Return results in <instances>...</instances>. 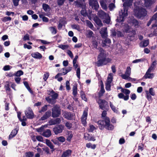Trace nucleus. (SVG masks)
Returning <instances> with one entry per match:
<instances>
[{
	"instance_id": "f257e3e1",
	"label": "nucleus",
	"mask_w": 157,
	"mask_h": 157,
	"mask_svg": "<svg viewBox=\"0 0 157 157\" xmlns=\"http://www.w3.org/2000/svg\"><path fill=\"white\" fill-rule=\"evenodd\" d=\"M99 51L100 53L98 55V61L96 63L98 67L106 65L108 63L111 62L112 59L109 58H107L106 55L103 48H100Z\"/></svg>"
},
{
	"instance_id": "f03ea898",
	"label": "nucleus",
	"mask_w": 157,
	"mask_h": 157,
	"mask_svg": "<svg viewBox=\"0 0 157 157\" xmlns=\"http://www.w3.org/2000/svg\"><path fill=\"white\" fill-rule=\"evenodd\" d=\"M134 15L137 18H141L146 16V10L141 6H136L134 10Z\"/></svg>"
},
{
	"instance_id": "7ed1b4c3",
	"label": "nucleus",
	"mask_w": 157,
	"mask_h": 157,
	"mask_svg": "<svg viewBox=\"0 0 157 157\" xmlns=\"http://www.w3.org/2000/svg\"><path fill=\"white\" fill-rule=\"evenodd\" d=\"M126 35V39L125 40V43L127 45H129L131 41L135 39V35L136 34L135 30L132 29L131 31Z\"/></svg>"
},
{
	"instance_id": "20e7f679",
	"label": "nucleus",
	"mask_w": 157,
	"mask_h": 157,
	"mask_svg": "<svg viewBox=\"0 0 157 157\" xmlns=\"http://www.w3.org/2000/svg\"><path fill=\"white\" fill-rule=\"evenodd\" d=\"M51 94L52 95L51 96L46 97L45 99L48 103L53 104L55 103V100L57 98L58 94L52 90L50 91L49 95Z\"/></svg>"
},
{
	"instance_id": "39448f33",
	"label": "nucleus",
	"mask_w": 157,
	"mask_h": 157,
	"mask_svg": "<svg viewBox=\"0 0 157 157\" xmlns=\"http://www.w3.org/2000/svg\"><path fill=\"white\" fill-rule=\"evenodd\" d=\"M52 116L53 118L58 117L61 113V109L58 105H55L52 109Z\"/></svg>"
},
{
	"instance_id": "423d86ee",
	"label": "nucleus",
	"mask_w": 157,
	"mask_h": 157,
	"mask_svg": "<svg viewBox=\"0 0 157 157\" xmlns=\"http://www.w3.org/2000/svg\"><path fill=\"white\" fill-rule=\"evenodd\" d=\"M99 105V108L102 110H108L109 107L108 102L105 100L99 99L97 102Z\"/></svg>"
},
{
	"instance_id": "0eeeda50",
	"label": "nucleus",
	"mask_w": 157,
	"mask_h": 157,
	"mask_svg": "<svg viewBox=\"0 0 157 157\" xmlns=\"http://www.w3.org/2000/svg\"><path fill=\"white\" fill-rule=\"evenodd\" d=\"M119 14V16L117 17V21L119 22H123L124 17L128 16V11L124 9L121 10V12H120Z\"/></svg>"
},
{
	"instance_id": "6e6552de",
	"label": "nucleus",
	"mask_w": 157,
	"mask_h": 157,
	"mask_svg": "<svg viewBox=\"0 0 157 157\" xmlns=\"http://www.w3.org/2000/svg\"><path fill=\"white\" fill-rule=\"evenodd\" d=\"M64 126L63 124L56 125L53 128V131L55 135H58L62 132Z\"/></svg>"
},
{
	"instance_id": "1a4fd4ad",
	"label": "nucleus",
	"mask_w": 157,
	"mask_h": 157,
	"mask_svg": "<svg viewBox=\"0 0 157 157\" xmlns=\"http://www.w3.org/2000/svg\"><path fill=\"white\" fill-rule=\"evenodd\" d=\"M89 3L91 8L96 11H98L99 6L97 0H89Z\"/></svg>"
},
{
	"instance_id": "9d476101",
	"label": "nucleus",
	"mask_w": 157,
	"mask_h": 157,
	"mask_svg": "<svg viewBox=\"0 0 157 157\" xmlns=\"http://www.w3.org/2000/svg\"><path fill=\"white\" fill-rule=\"evenodd\" d=\"M108 117H106L104 118V120H99L97 122L99 128L101 130H103L105 128L106 122H107L108 118Z\"/></svg>"
},
{
	"instance_id": "9b49d317",
	"label": "nucleus",
	"mask_w": 157,
	"mask_h": 157,
	"mask_svg": "<svg viewBox=\"0 0 157 157\" xmlns=\"http://www.w3.org/2000/svg\"><path fill=\"white\" fill-rule=\"evenodd\" d=\"M25 114L27 118L29 119H32L34 118V114L32 109L30 107H28L25 111Z\"/></svg>"
},
{
	"instance_id": "f8f14e48",
	"label": "nucleus",
	"mask_w": 157,
	"mask_h": 157,
	"mask_svg": "<svg viewBox=\"0 0 157 157\" xmlns=\"http://www.w3.org/2000/svg\"><path fill=\"white\" fill-rule=\"evenodd\" d=\"M133 1V0H125L123 4L124 9L128 11V7L132 5Z\"/></svg>"
},
{
	"instance_id": "ddd939ff",
	"label": "nucleus",
	"mask_w": 157,
	"mask_h": 157,
	"mask_svg": "<svg viewBox=\"0 0 157 157\" xmlns=\"http://www.w3.org/2000/svg\"><path fill=\"white\" fill-rule=\"evenodd\" d=\"M19 127L17 126L15 128L12 130L9 136L8 139L9 140H11L17 134L19 130Z\"/></svg>"
},
{
	"instance_id": "4468645a",
	"label": "nucleus",
	"mask_w": 157,
	"mask_h": 157,
	"mask_svg": "<svg viewBox=\"0 0 157 157\" xmlns=\"http://www.w3.org/2000/svg\"><path fill=\"white\" fill-rule=\"evenodd\" d=\"M105 128L110 131H112L114 128V125L110 123V120L109 118H108L107 122H106Z\"/></svg>"
},
{
	"instance_id": "2eb2a0df",
	"label": "nucleus",
	"mask_w": 157,
	"mask_h": 157,
	"mask_svg": "<svg viewBox=\"0 0 157 157\" xmlns=\"http://www.w3.org/2000/svg\"><path fill=\"white\" fill-rule=\"evenodd\" d=\"M51 110H48L46 112L43 116L41 117L40 120L42 121L46 120L51 116Z\"/></svg>"
},
{
	"instance_id": "dca6fc26",
	"label": "nucleus",
	"mask_w": 157,
	"mask_h": 157,
	"mask_svg": "<svg viewBox=\"0 0 157 157\" xmlns=\"http://www.w3.org/2000/svg\"><path fill=\"white\" fill-rule=\"evenodd\" d=\"M64 117L68 120H72L74 117L73 114L70 112H66L64 114Z\"/></svg>"
},
{
	"instance_id": "f3484780",
	"label": "nucleus",
	"mask_w": 157,
	"mask_h": 157,
	"mask_svg": "<svg viewBox=\"0 0 157 157\" xmlns=\"http://www.w3.org/2000/svg\"><path fill=\"white\" fill-rule=\"evenodd\" d=\"M41 135L46 137H49L52 135L51 131L49 129H47L44 130Z\"/></svg>"
},
{
	"instance_id": "a211bd4d",
	"label": "nucleus",
	"mask_w": 157,
	"mask_h": 157,
	"mask_svg": "<svg viewBox=\"0 0 157 157\" xmlns=\"http://www.w3.org/2000/svg\"><path fill=\"white\" fill-rule=\"evenodd\" d=\"M31 55L32 57L37 59H41L42 57L41 54L38 52L32 53Z\"/></svg>"
},
{
	"instance_id": "6ab92c4d",
	"label": "nucleus",
	"mask_w": 157,
	"mask_h": 157,
	"mask_svg": "<svg viewBox=\"0 0 157 157\" xmlns=\"http://www.w3.org/2000/svg\"><path fill=\"white\" fill-rule=\"evenodd\" d=\"M98 15L99 17L101 19H105L108 15L104 11L101 10L98 12Z\"/></svg>"
},
{
	"instance_id": "aec40b11",
	"label": "nucleus",
	"mask_w": 157,
	"mask_h": 157,
	"mask_svg": "<svg viewBox=\"0 0 157 157\" xmlns=\"http://www.w3.org/2000/svg\"><path fill=\"white\" fill-rule=\"evenodd\" d=\"M46 143L47 145L52 149V152L54 151L55 149H54V146L49 140L48 139H46Z\"/></svg>"
},
{
	"instance_id": "412c9836",
	"label": "nucleus",
	"mask_w": 157,
	"mask_h": 157,
	"mask_svg": "<svg viewBox=\"0 0 157 157\" xmlns=\"http://www.w3.org/2000/svg\"><path fill=\"white\" fill-rule=\"evenodd\" d=\"M155 2V0H144V5L146 7H149Z\"/></svg>"
},
{
	"instance_id": "4be33fe9",
	"label": "nucleus",
	"mask_w": 157,
	"mask_h": 157,
	"mask_svg": "<svg viewBox=\"0 0 157 157\" xmlns=\"http://www.w3.org/2000/svg\"><path fill=\"white\" fill-rule=\"evenodd\" d=\"M72 151L71 150H67L66 151H64L61 156L60 157H69L71 155Z\"/></svg>"
},
{
	"instance_id": "5701e85b",
	"label": "nucleus",
	"mask_w": 157,
	"mask_h": 157,
	"mask_svg": "<svg viewBox=\"0 0 157 157\" xmlns=\"http://www.w3.org/2000/svg\"><path fill=\"white\" fill-rule=\"evenodd\" d=\"M94 21L97 25L99 26H102L103 25L101 21L97 16L94 17Z\"/></svg>"
},
{
	"instance_id": "b1692460",
	"label": "nucleus",
	"mask_w": 157,
	"mask_h": 157,
	"mask_svg": "<svg viewBox=\"0 0 157 157\" xmlns=\"http://www.w3.org/2000/svg\"><path fill=\"white\" fill-rule=\"evenodd\" d=\"M80 97L82 100H83L86 102L88 101V99L86 97V95L85 94V92L82 90H81L80 92Z\"/></svg>"
},
{
	"instance_id": "393cba45",
	"label": "nucleus",
	"mask_w": 157,
	"mask_h": 157,
	"mask_svg": "<svg viewBox=\"0 0 157 157\" xmlns=\"http://www.w3.org/2000/svg\"><path fill=\"white\" fill-rule=\"evenodd\" d=\"M77 84H74L72 87V94L74 97H75L77 94Z\"/></svg>"
},
{
	"instance_id": "a878e982",
	"label": "nucleus",
	"mask_w": 157,
	"mask_h": 157,
	"mask_svg": "<svg viewBox=\"0 0 157 157\" xmlns=\"http://www.w3.org/2000/svg\"><path fill=\"white\" fill-rule=\"evenodd\" d=\"M106 30L107 29L105 28L103 30H101V31L100 32V33L101 34V37L103 39L106 38L107 36Z\"/></svg>"
},
{
	"instance_id": "bb28decb",
	"label": "nucleus",
	"mask_w": 157,
	"mask_h": 157,
	"mask_svg": "<svg viewBox=\"0 0 157 157\" xmlns=\"http://www.w3.org/2000/svg\"><path fill=\"white\" fill-rule=\"evenodd\" d=\"M118 97L121 99H123L124 101H127L128 99V96H124L122 93H120L118 94Z\"/></svg>"
},
{
	"instance_id": "cd10ccee",
	"label": "nucleus",
	"mask_w": 157,
	"mask_h": 157,
	"mask_svg": "<svg viewBox=\"0 0 157 157\" xmlns=\"http://www.w3.org/2000/svg\"><path fill=\"white\" fill-rule=\"evenodd\" d=\"M23 83L25 86V87L26 88V89L28 90L29 91V92L33 94V90H32L31 88H30L29 86V84L27 81H24L23 82Z\"/></svg>"
},
{
	"instance_id": "c85d7f7f",
	"label": "nucleus",
	"mask_w": 157,
	"mask_h": 157,
	"mask_svg": "<svg viewBox=\"0 0 157 157\" xmlns=\"http://www.w3.org/2000/svg\"><path fill=\"white\" fill-rule=\"evenodd\" d=\"M154 77V74L153 73H150L146 72L145 74L143 77V78L145 79L152 78Z\"/></svg>"
},
{
	"instance_id": "c756f323",
	"label": "nucleus",
	"mask_w": 157,
	"mask_h": 157,
	"mask_svg": "<svg viewBox=\"0 0 157 157\" xmlns=\"http://www.w3.org/2000/svg\"><path fill=\"white\" fill-rule=\"evenodd\" d=\"M124 29L125 32L126 33H129L132 30L130 26L128 24L124 25Z\"/></svg>"
},
{
	"instance_id": "7c9ffc66",
	"label": "nucleus",
	"mask_w": 157,
	"mask_h": 157,
	"mask_svg": "<svg viewBox=\"0 0 157 157\" xmlns=\"http://www.w3.org/2000/svg\"><path fill=\"white\" fill-rule=\"evenodd\" d=\"M34 153L33 151H29L25 153L23 157H33Z\"/></svg>"
},
{
	"instance_id": "2f4dec72",
	"label": "nucleus",
	"mask_w": 157,
	"mask_h": 157,
	"mask_svg": "<svg viewBox=\"0 0 157 157\" xmlns=\"http://www.w3.org/2000/svg\"><path fill=\"white\" fill-rule=\"evenodd\" d=\"M72 69V67H67V69H66V68L65 67H64L62 68L61 69L62 70H65V72H63V74L65 75L68 72L70 71Z\"/></svg>"
},
{
	"instance_id": "473e14b6",
	"label": "nucleus",
	"mask_w": 157,
	"mask_h": 157,
	"mask_svg": "<svg viewBox=\"0 0 157 157\" xmlns=\"http://www.w3.org/2000/svg\"><path fill=\"white\" fill-rule=\"evenodd\" d=\"M109 105L110 108L114 112L117 113L118 112V110L117 109H116V107L113 105L111 102H110Z\"/></svg>"
},
{
	"instance_id": "72a5a7b5",
	"label": "nucleus",
	"mask_w": 157,
	"mask_h": 157,
	"mask_svg": "<svg viewBox=\"0 0 157 157\" xmlns=\"http://www.w3.org/2000/svg\"><path fill=\"white\" fill-rule=\"evenodd\" d=\"M113 79V76L111 73L109 74L107 77V83H111Z\"/></svg>"
},
{
	"instance_id": "f704fd0d",
	"label": "nucleus",
	"mask_w": 157,
	"mask_h": 157,
	"mask_svg": "<svg viewBox=\"0 0 157 157\" xmlns=\"http://www.w3.org/2000/svg\"><path fill=\"white\" fill-rule=\"evenodd\" d=\"M145 92L146 94V97L147 99V100L149 101H152V98L151 96V95L148 93V91L147 90H146L145 91Z\"/></svg>"
},
{
	"instance_id": "c9c22d12",
	"label": "nucleus",
	"mask_w": 157,
	"mask_h": 157,
	"mask_svg": "<svg viewBox=\"0 0 157 157\" xmlns=\"http://www.w3.org/2000/svg\"><path fill=\"white\" fill-rule=\"evenodd\" d=\"M42 7L44 10L45 12L47 11L48 10H49L50 9L49 6L45 3H43L42 4Z\"/></svg>"
},
{
	"instance_id": "e433bc0d",
	"label": "nucleus",
	"mask_w": 157,
	"mask_h": 157,
	"mask_svg": "<svg viewBox=\"0 0 157 157\" xmlns=\"http://www.w3.org/2000/svg\"><path fill=\"white\" fill-rule=\"evenodd\" d=\"M48 105H44L43 107L41 108V109L39 110V112L40 113H43L44 112L47 110Z\"/></svg>"
},
{
	"instance_id": "4c0bfd02",
	"label": "nucleus",
	"mask_w": 157,
	"mask_h": 157,
	"mask_svg": "<svg viewBox=\"0 0 157 157\" xmlns=\"http://www.w3.org/2000/svg\"><path fill=\"white\" fill-rule=\"evenodd\" d=\"M131 23L136 27L138 25L139 22L138 21L135 19L133 18L131 20Z\"/></svg>"
},
{
	"instance_id": "58836bf2",
	"label": "nucleus",
	"mask_w": 157,
	"mask_h": 157,
	"mask_svg": "<svg viewBox=\"0 0 157 157\" xmlns=\"http://www.w3.org/2000/svg\"><path fill=\"white\" fill-rule=\"evenodd\" d=\"M100 3L101 6L102 7V8L104 10H106L107 8V7L106 2H104L103 1H100Z\"/></svg>"
},
{
	"instance_id": "ea45409f",
	"label": "nucleus",
	"mask_w": 157,
	"mask_h": 157,
	"mask_svg": "<svg viewBox=\"0 0 157 157\" xmlns=\"http://www.w3.org/2000/svg\"><path fill=\"white\" fill-rule=\"evenodd\" d=\"M81 14L84 17L88 16L87 13L85 8H82L81 11Z\"/></svg>"
},
{
	"instance_id": "a19ab883",
	"label": "nucleus",
	"mask_w": 157,
	"mask_h": 157,
	"mask_svg": "<svg viewBox=\"0 0 157 157\" xmlns=\"http://www.w3.org/2000/svg\"><path fill=\"white\" fill-rule=\"evenodd\" d=\"M86 146L88 148H91L92 149H95L96 147V145L95 144L92 145V144L90 143H87L86 144Z\"/></svg>"
},
{
	"instance_id": "79ce46f5",
	"label": "nucleus",
	"mask_w": 157,
	"mask_h": 157,
	"mask_svg": "<svg viewBox=\"0 0 157 157\" xmlns=\"http://www.w3.org/2000/svg\"><path fill=\"white\" fill-rule=\"evenodd\" d=\"M93 48H97L98 45V43L95 40H93L92 42Z\"/></svg>"
},
{
	"instance_id": "37998d69",
	"label": "nucleus",
	"mask_w": 157,
	"mask_h": 157,
	"mask_svg": "<svg viewBox=\"0 0 157 157\" xmlns=\"http://www.w3.org/2000/svg\"><path fill=\"white\" fill-rule=\"evenodd\" d=\"M105 90L104 88H101V90L98 93V96L99 97H101L103 96L105 93Z\"/></svg>"
},
{
	"instance_id": "c03bdc74",
	"label": "nucleus",
	"mask_w": 157,
	"mask_h": 157,
	"mask_svg": "<svg viewBox=\"0 0 157 157\" xmlns=\"http://www.w3.org/2000/svg\"><path fill=\"white\" fill-rule=\"evenodd\" d=\"M105 39L103 43V47L106 46V44H110L111 43V40L107 37L105 38Z\"/></svg>"
},
{
	"instance_id": "a18cd8bd",
	"label": "nucleus",
	"mask_w": 157,
	"mask_h": 157,
	"mask_svg": "<svg viewBox=\"0 0 157 157\" xmlns=\"http://www.w3.org/2000/svg\"><path fill=\"white\" fill-rule=\"evenodd\" d=\"M11 20V18L10 17H5L2 19L3 22H5L8 21H10Z\"/></svg>"
},
{
	"instance_id": "49530a36",
	"label": "nucleus",
	"mask_w": 157,
	"mask_h": 157,
	"mask_svg": "<svg viewBox=\"0 0 157 157\" xmlns=\"http://www.w3.org/2000/svg\"><path fill=\"white\" fill-rule=\"evenodd\" d=\"M24 74L23 72L21 70H19L17 71L15 74V75L16 76H20Z\"/></svg>"
},
{
	"instance_id": "de8ad7c7",
	"label": "nucleus",
	"mask_w": 157,
	"mask_h": 157,
	"mask_svg": "<svg viewBox=\"0 0 157 157\" xmlns=\"http://www.w3.org/2000/svg\"><path fill=\"white\" fill-rule=\"evenodd\" d=\"M65 126L67 127L68 129H70L72 126L73 124L69 122H67L65 123Z\"/></svg>"
},
{
	"instance_id": "09e8293b",
	"label": "nucleus",
	"mask_w": 157,
	"mask_h": 157,
	"mask_svg": "<svg viewBox=\"0 0 157 157\" xmlns=\"http://www.w3.org/2000/svg\"><path fill=\"white\" fill-rule=\"evenodd\" d=\"M131 73V68L129 66L127 67L126 71L125 72V74L129 76Z\"/></svg>"
},
{
	"instance_id": "8fccbe9b",
	"label": "nucleus",
	"mask_w": 157,
	"mask_h": 157,
	"mask_svg": "<svg viewBox=\"0 0 157 157\" xmlns=\"http://www.w3.org/2000/svg\"><path fill=\"white\" fill-rule=\"evenodd\" d=\"M49 29L52 34H55L56 33L57 31L55 27H51L49 28Z\"/></svg>"
},
{
	"instance_id": "3c124183",
	"label": "nucleus",
	"mask_w": 157,
	"mask_h": 157,
	"mask_svg": "<svg viewBox=\"0 0 157 157\" xmlns=\"http://www.w3.org/2000/svg\"><path fill=\"white\" fill-rule=\"evenodd\" d=\"M44 126L43 125H42L40 127L37 128L36 129V131L37 132L40 133L44 131Z\"/></svg>"
},
{
	"instance_id": "603ef678",
	"label": "nucleus",
	"mask_w": 157,
	"mask_h": 157,
	"mask_svg": "<svg viewBox=\"0 0 157 157\" xmlns=\"http://www.w3.org/2000/svg\"><path fill=\"white\" fill-rule=\"evenodd\" d=\"M64 21H60L57 26V28L59 30H61L63 26V23Z\"/></svg>"
},
{
	"instance_id": "864d4df0",
	"label": "nucleus",
	"mask_w": 157,
	"mask_h": 157,
	"mask_svg": "<svg viewBox=\"0 0 157 157\" xmlns=\"http://www.w3.org/2000/svg\"><path fill=\"white\" fill-rule=\"evenodd\" d=\"M57 139L58 140V141L59 142L63 143L65 142V139L64 137L63 136H60L57 138Z\"/></svg>"
},
{
	"instance_id": "5fc2aeb1",
	"label": "nucleus",
	"mask_w": 157,
	"mask_h": 157,
	"mask_svg": "<svg viewBox=\"0 0 157 157\" xmlns=\"http://www.w3.org/2000/svg\"><path fill=\"white\" fill-rule=\"evenodd\" d=\"M42 149L47 154H50V150L49 148L47 147H44Z\"/></svg>"
},
{
	"instance_id": "6e6d98bb",
	"label": "nucleus",
	"mask_w": 157,
	"mask_h": 157,
	"mask_svg": "<svg viewBox=\"0 0 157 157\" xmlns=\"http://www.w3.org/2000/svg\"><path fill=\"white\" fill-rule=\"evenodd\" d=\"M143 44L142 47H146L149 44V41L148 40H145L143 41Z\"/></svg>"
},
{
	"instance_id": "4d7b16f0",
	"label": "nucleus",
	"mask_w": 157,
	"mask_h": 157,
	"mask_svg": "<svg viewBox=\"0 0 157 157\" xmlns=\"http://www.w3.org/2000/svg\"><path fill=\"white\" fill-rule=\"evenodd\" d=\"M148 93L151 94L152 96H154L155 95V91L153 90V89L152 88H150L149 89V91Z\"/></svg>"
},
{
	"instance_id": "13d9d810",
	"label": "nucleus",
	"mask_w": 157,
	"mask_h": 157,
	"mask_svg": "<svg viewBox=\"0 0 157 157\" xmlns=\"http://www.w3.org/2000/svg\"><path fill=\"white\" fill-rule=\"evenodd\" d=\"M111 83H106L105 84V89L107 91L111 90Z\"/></svg>"
},
{
	"instance_id": "bf43d9fd",
	"label": "nucleus",
	"mask_w": 157,
	"mask_h": 157,
	"mask_svg": "<svg viewBox=\"0 0 157 157\" xmlns=\"http://www.w3.org/2000/svg\"><path fill=\"white\" fill-rule=\"evenodd\" d=\"M87 118H81V121L82 123L83 124L84 126H86V120Z\"/></svg>"
},
{
	"instance_id": "052dcab7",
	"label": "nucleus",
	"mask_w": 157,
	"mask_h": 157,
	"mask_svg": "<svg viewBox=\"0 0 157 157\" xmlns=\"http://www.w3.org/2000/svg\"><path fill=\"white\" fill-rule=\"evenodd\" d=\"M7 83L5 85L4 87L6 91L8 90L10 91L11 90V89L10 88V86L8 82H7Z\"/></svg>"
},
{
	"instance_id": "680f3d73",
	"label": "nucleus",
	"mask_w": 157,
	"mask_h": 157,
	"mask_svg": "<svg viewBox=\"0 0 157 157\" xmlns=\"http://www.w3.org/2000/svg\"><path fill=\"white\" fill-rule=\"evenodd\" d=\"M93 32L91 30H89L86 36L88 38H91L93 36Z\"/></svg>"
},
{
	"instance_id": "e2e57ef3",
	"label": "nucleus",
	"mask_w": 157,
	"mask_h": 157,
	"mask_svg": "<svg viewBox=\"0 0 157 157\" xmlns=\"http://www.w3.org/2000/svg\"><path fill=\"white\" fill-rule=\"evenodd\" d=\"M59 47L63 50H65L68 48V46L66 45L61 44L59 45Z\"/></svg>"
},
{
	"instance_id": "0e129e2a",
	"label": "nucleus",
	"mask_w": 157,
	"mask_h": 157,
	"mask_svg": "<svg viewBox=\"0 0 157 157\" xmlns=\"http://www.w3.org/2000/svg\"><path fill=\"white\" fill-rule=\"evenodd\" d=\"M36 139L40 142H43V137L40 136H36Z\"/></svg>"
},
{
	"instance_id": "69168bd1",
	"label": "nucleus",
	"mask_w": 157,
	"mask_h": 157,
	"mask_svg": "<svg viewBox=\"0 0 157 157\" xmlns=\"http://www.w3.org/2000/svg\"><path fill=\"white\" fill-rule=\"evenodd\" d=\"M89 128V131L90 132H92L94 130L96 129L95 127L93 125H90Z\"/></svg>"
},
{
	"instance_id": "338daca9",
	"label": "nucleus",
	"mask_w": 157,
	"mask_h": 157,
	"mask_svg": "<svg viewBox=\"0 0 157 157\" xmlns=\"http://www.w3.org/2000/svg\"><path fill=\"white\" fill-rule=\"evenodd\" d=\"M115 7V6L114 4L112 3L109 4V8L110 11L112 10Z\"/></svg>"
},
{
	"instance_id": "774afa93",
	"label": "nucleus",
	"mask_w": 157,
	"mask_h": 157,
	"mask_svg": "<svg viewBox=\"0 0 157 157\" xmlns=\"http://www.w3.org/2000/svg\"><path fill=\"white\" fill-rule=\"evenodd\" d=\"M49 75L48 72H46L45 74H44L43 75V79L44 81H46L49 76Z\"/></svg>"
}]
</instances>
